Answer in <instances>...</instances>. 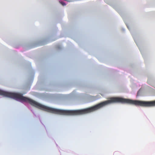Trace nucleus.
<instances>
[{
    "label": "nucleus",
    "mask_w": 155,
    "mask_h": 155,
    "mask_svg": "<svg viewBox=\"0 0 155 155\" xmlns=\"http://www.w3.org/2000/svg\"><path fill=\"white\" fill-rule=\"evenodd\" d=\"M60 2V3L63 6H64L65 5H66V4H65L64 3V2Z\"/></svg>",
    "instance_id": "f257e3e1"
},
{
    "label": "nucleus",
    "mask_w": 155,
    "mask_h": 155,
    "mask_svg": "<svg viewBox=\"0 0 155 155\" xmlns=\"http://www.w3.org/2000/svg\"><path fill=\"white\" fill-rule=\"evenodd\" d=\"M19 48V46H18L17 47H16V48Z\"/></svg>",
    "instance_id": "f03ea898"
},
{
    "label": "nucleus",
    "mask_w": 155,
    "mask_h": 155,
    "mask_svg": "<svg viewBox=\"0 0 155 155\" xmlns=\"http://www.w3.org/2000/svg\"><path fill=\"white\" fill-rule=\"evenodd\" d=\"M68 1L70 2L71 1Z\"/></svg>",
    "instance_id": "7ed1b4c3"
}]
</instances>
